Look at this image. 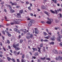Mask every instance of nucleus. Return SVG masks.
I'll return each mask as SVG.
<instances>
[{"label":"nucleus","instance_id":"45","mask_svg":"<svg viewBox=\"0 0 62 62\" xmlns=\"http://www.w3.org/2000/svg\"><path fill=\"white\" fill-rule=\"evenodd\" d=\"M7 34L8 35V36H9V37H11V35L10 34H9H9Z\"/></svg>","mask_w":62,"mask_h":62},{"label":"nucleus","instance_id":"26","mask_svg":"<svg viewBox=\"0 0 62 62\" xmlns=\"http://www.w3.org/2000/svg\"><path fill=\"white\" fill-rule=\"evenodd\" d=\"M14 10H11L10 11V12H11V13H13L14 12Z\"/></svg>","mask_w":62,"mask_h":62},{"label":"nucleus","instance_id":"21","mask_svg":"<svg viewBox=\"0 0 62 62\" xmlns=\"http://www.w3.org/2000/svg\"><path fill=\"white\" fill-rule=\"evenodd\" d=\"M7 58L8 60L9 61L10 60H11V58H10L9 57H7Z\"/></svg>","mask_w":62,"mask_h":62},{"label":"nucleus","instance_id":"54","mask_svg":"<svg viewBox=\"0 0 62 62\" xmlns=\"http://www.w3.org/2000/svg\"><path fill=\"white\" fill-rule=\"evenodd\" d=\"M41 23H45V22H44V21H41Z\"/></svg>","mask_w":62,"mask_h":62},{"label":"nucleus","instance_id":"64","mask_svg":"<svg viewBox=\"0 0 62 62\" xmlns=\"http://www.w3.org/2000/svg\"><path fill=\"white\" fill-rule=\"evenodd\" d=\"M0 56L1 57H3V55L2 54H0Z\"/></svg>","mask_w":62,"mask_h":62},{"label":"nucleus","instance_id":"57","mask_svg":"<svg viewBox=\"0 0 62 62\" xmlns=\"http://www.w3.org/2000/svg\"><path fill=\"white\" fill-rule=\"evenodd\" d=\"M57 34H58V36H60V34H59V32H58L57 33Z\"/></svg>","mask_w":62,"mask_h":62},{"label":"nucleus","instance_id":"62","mask_svg":"<svg viewBox=\"0 0 62 62\" xmlns=\"http://www.w3.org/2000/svg\"><path fill=\"white\" fill-rule=\"evenodd\" d=\"M50 35H48L47 36V38H48L49 39V38L50 37Z\"/></svg>","mask_w":62,"mask_h":62},{"label":"nucleus","instance_id":"40","mask_svg":"<svg viewBox=\"0 0 62 62\" xmlns=\"http://www.w3.org/2000/svg\"><path fill=\"white\" fill-rule=\"evenodd\" d=\"M9 9L10 10H11V6H10L9 5Z\"/></svg>","mask_w":62,"mask_h":62},{"label":"nucleus","instance_id":"38","mask_svg":"<svg viewBox=\"0 0 62 62\" xmlns=\"http://www.w3.org/2000/svg\"><path fill=\"white\" fill-rule=\"evenodd\" d=\"M46 59L48 61H50L51 60V59L50 58H46Z\"/></svg>","mask_w":62,"mask_h":62},{"label":"nucleus","instance_id":"34","mask_svg":"<svg viewBox=\"0 0 62 62\" xmlns=\"http://www.w3.org/2000/svg\"><path fill=\"white\" fill-rule=\"evenodd\" d=\"M11 60L13 61V62H15V60L14 59V58H12L11 59Z\"/></svg>","mask_w":62,"mask_h":62},{"label":"nucleus","instance_id":"6","mask_svg":"<svg viewBox=\"0 0 62 62\" xmlns=\"http://www.w3.org/2000/svg\"><path fill=\"white\" fill-rule=\"evenodd\" d=\"M19 44H13V47H14V48H15V49L17 47H17L19 46Z\"/></svg>","mask_w":62,"mask_h":62},{"label":"nucleus","instance_id":"42","mask_svg":"<svg viewBox=\"0 0 62 62\" xmlns=\"http://www.w3.org/2000/svg\"><path fill=\"white\" fill-rule=\"evenodd\" d=\"M40 47H43V44H41L40 46Z\"/></svg>","mask_w":62,"mask_h":62},{"label":"nucleus","instance_id":"27","mask_svg":"<svg viewBox=\"0 0 62 62\" xmlns=\"http://www.w3.org/2000/svg\"><path fill=\"white\" fill-rule=\"evenodd\" d=\"M32 49L34 51H37V48H32Z\"/></svg>","mask_w":62,"mask_h":62},{"label":"nucleus","instance_id":"52","mask_svg":"<svg viewBox=\"0 0 62 62\" xmlns=\"http://www.w3.org/2000/svg\"><path fill=\"white\" fill-rule=\"evenodd\" d=\"M55 30H57L58 29H59V27H58L57 28H55Z\"/></svg>","mask_w":62,"mask_h":62},{"label":"nucleus","instance_id":"22","mask_svg":"<svg viewBox=\"0 0 62 62\" xmlns=\"http://www.w3.org/2000/svg\"><path fill=\"white\" fill-rule=\"evenodd\" d=\"M31 40H29L28 41V44H30L31 43Z\"/></svg>","mask_w":62,"mask_h":62},{"label":"nucleus","instance_id":"19","mask_svg":"<svg viewBox=\"0 0 62 62\" xmlns=\"http://www.w3.org/2000/svg\"><path fill=\"white\" fill-rule=\"evenodd\" d=\"M50 39L51 40H54V36H53V38H50Z\"/></svg>","mask_w":62,"mask_h":62},{"label":"nucleus","instance_id":"9","mask_svg":"<svg viewBox=\"0 0 62 62\" xmlns=\"http://www.w3.org/2000/svg\"><path fill=\"white\" fill-rule=\"evenodd\" d=\"M44 13H45V14H46L47 16H49V14H50V13L46 11H44Z\"/></svg>","mask_w":62,"mask_h":62},{"label":"nucleus","instance_id":"12","mask_svg":"<svg viewBox=\"0 0 62 62\" xmlns=\"http://www.w3.org/2000/svg\"><path fill=\"white\" fill-rule=\"evenodd\" d=\"M55 52L54 53L55 54H58V50L55 49Z\"/></svg>","mask_w":62,"mask_h":62},{"label":"nucleus","instance_id":"41","mask_svg":"<svg viewBox=\"0 0 62 62\" xmlns=\"http://www.w3.org/2000/svg\"><path fill=\"white\" fill-rule=\"evenodd\" d=\"M5 32H6V33H7V34H9V32H8V31H7V30L5 31Z\"/></svg>","mask_w":62,"mask_h":62},{"label":"nucleus","instance_id":"24","mask_svg":"<svg viewBox=\"0 0 62 62\" xmlns=\"http://www.w3.org/2000/svg\"><path fill=\"white\" fill-rule=\"evenodd\" d=\"M54 42H51L49 43L50 44H52L53 45H54Z\"/></svg>","mask_w":62,"mask_h":62},{"label":"nucleus","instance_id":"32","mask_svg":"<svg viewBox=\"0 0 62 62\" xmlns=\"http://www.w3.org/2000/svg\"><path fill=\"white\" fill-rule=\"evenodd\" d=\"M38 49H39L38 51L39 52H40V48L38 47Z\"/></svg>","mask_w":62,"mask_h":62},{"label":"nucleus","instance_id":"43","mask_svg":"<svg viewBox=\"0 0 62 62\" xmlns=\"http://www.w3.org/2000/svg\"><path fill=\"white\" fill-rule=\"evenodd\" d=\"M7 42L8 44H9L10 43V41L8 40H7Z\"/></svg>","mask_w":62,"mask_h":62},{"label":"nucleus","instance_id":"4","mask_svg":"<svg viewBox=\"0 0 62 62\" xmlns=\"http://www.w3.org/2000/svg\"><path fill=\"white\" fill-rule=\"evenodd\" d=\"M14 31H15L16 32H17V33H21L20 31H19L18 29H17L16 28H15L14 29Z\"/></svg>","mask_w":62,"mask_h":62},{"label":"nucleus","instance_id":"3","mask_svg":"<svg viewBox=\"0 0 62 62\" xmlns=\"http://www.w3.org/2000/svg\"><path fill=\"white\" fill-rule=\"evenodd\" d=\"M61 38H62V36L60 35H59V36H58L57 39V41L60 42L61 41V40L60 39H61Z\"/></svg>","mask_w":62,"mask_h":62},{"label":"nucleus","instance_id":"51","mask_svg":"<svg viewBox=\"0 0 62 62\" xmlns=\"http://www.w3.org/2000/svg\"><path fill=\"white\" fill-rule=\"evenodd\" d=\"M3 49L4 50V51H6V49L4 47H3Z\"/></svg>","mask_w":62,"mask_h":62},{"label":"nucleus","instance_id":"10","mask_svg":"<svg viewBox=\"0 0 62 62\" xmlns=\"http://www.w3.org/2000/svg\"><path fill=\"white\" fill-rule=\"evenodd\" d=\"M30 22L31 23H35V22L34 20L33 19H31L30 20Z\"/></svg>","mask_w":62,"mask_h":62},{"label":"nucleus","instance_id":"35","mask_svg":"<svg viewBox=\"0 0 62 62\" xmlns=\"http://www.w3.org/2000/svg\"><path fill=\"white\" fill-rule=\"evenodd\" d=\"M44 42H48V41H49L48 40H47V39H45V40H44Z\"/></svg>","mask_w":62,"mask_h":62},{"label":"nucleus","instance_id":"31","mask_svg":"<svg viewBox=\"0 0 62 62\" xmlns=\"http://www.w3.org/2000/svg\"><path fill=\"white\" fill-rule=\"evenodd\" d=\"M46 59L45 57H44V58H41V59L42 60H45V59Z\"/></svg>","mask_w":62,"mask_h":62},{"label":"nucleus","instance_id":"8","mask_svg":"<svg viewBox=\"0 0 62 62\" xmlns=\"http://www.w3.org/2000/svg\"><path fill=\"white\" fill-rule=\"evenodd\" d=\"M10 3L12 5V6H14V5H17V4L16 2L13 3V2H12L11 1H10Z\"/></svg>","mask_w":62,"mask_h":62},{"label":"nucleus","instance_id":"1","mask_svg":"<svg viewBox=\"0 0 62 62\" xmlns=\"http://www.w3.org/2000/svg\"><path fill=\"white\" fill-rule=\"evenodd\" d=\"M55 59L56 60H58L59 59V60L61 61V60H62V57L61 56H59L58 57H56L55 58Z\"/></svg>","mask_w":62,"mask_h":62},{"label":"nucleus","instance_id":"7","mask_svg":"<svg viewBox=\"0 0 62 62\" xmlns=\"http://www.w3.org/2000/svg\"><path fill=\"white\" fill-rule=\"evenodd\" d=\"M15 21H16V23H17V22H21L22 21V20L21 19H15Z\"/></svg>","mask_w":62,"mask_h":62},{"label":"nucleus","instance_id":"11","mask_svg":"<svg viewBox=\"0 0 62 62\" xmlns=\"http://www.w3.org/2000/svg\"><path fill=\"white\" fill-rule=\"evenodd\" d=\"M24 30L25 31H23L24 34H26L27 32H28V31L27 30L25 29H24Z\"/></svg>","mask_w":62,"mask_h":62},{"label":"nucleus","instance_id":"61","mask_svg":"<svg viewBox=\"0 0 62 62\" xmlns=\"http://www.w3.org/2000/svg\"><path fill=\"white\" fill-rule=\"evenodd\" d=\"M4 18H5V20H7V17H6V16H5Z\"/></svg>","mask_w":62,"mask_h":62},{"label":"nucleus","instance_id":"17","mask_svg":"<svg viewBox=\"0 0 62 62\" xmlns=\"http://www.w3.org/2000/svg\"><path fill=\"white\" fill-rule=\"evenodd\" d=\"M39 53L38 52H36L34 54V55L35 56H37L39 55Z\"/></svg>","mask_w":62,"mask_h":62},{"label":"nucleus","instance_id":"13","mask_svg":"<svg viewBox=\"0 0 62 62\" xmlns=\"http://www.w3.org/2000/svg\"><path fill=\"white\" fill-rule=\"evenodd\" d=\"M32 25V23L30 22H29L28 24L29 26L30 27Z\"/></svg>","mask_w":62,"mask_h":62},{"label":"nucleus","instance_id":"36","mask_svg":"<svg viewBox=\"0 0 62 62\" xmlns=\"http://www.w3.org/2000/svg\"><path fill=\"white\" fill-rule=\"evenodd\" d=\"M14 53L15 54H17V52L16 51H14Z\"/></svg>","mask_w":62,"mask_h":62},{"label":"nucleus","instance_id":"63","mask_svg":"<svg viewBox=\"0 0 62 62\" xmlns=\"http://www.w3.org/2000/svg\"><path fill=\"white\" fill-rule=\"evenodd\" d=\"M17 62H20V61H19V59H17Z\"/></svg>","mask_w":62,"mask_h":62},{"label":"nucleus","instance_id":"59","mask_svg":"<svg viewBox=\"0 0 62 62\" xmlns=\"http://www.w3.org/2000/svg\"><path fill=\"white\" fill-rule=\"evenodd\" d=\"M0 62H3V60L2 59H0Z\"/></svg>","mask_w":62,"mask_h":62},{"label":"nucleus","instance_id":"30","mask_svg":"<svg viewBox=\"0 0 62 62\" xmlns=\"http://www.w3.org/2000/svg\"><path fill=\"white\" fill-rule=\"evenodd\" d=\"M26 38L27 39H30V37L29 36H27Z\"/></svg>","mask_w":62,"mask_h":62},{"label":"nucleus","instance_id":"28","mask_svg":"<svg viewBox=\"0 0 62 62\" xmlns=\"http://www.w3.org/2000/svg\"><path fill=\"white\" fill-rule=\"evenodd\" d=\"M28 8L29 10H31V6H30L28 7Z\"/></svg>","mask_w":62,"mask_h":62},{"label":"nucleus","instance_id":"16","mask_svg":"<svg viewBox=\"0 0 62 62\" xmlns=\"http://www.w3.org/2000/svg\"><path fill=\"white\" fill-rule=\"evenodd\" d=\"M26 61V60L25 59H21V62H25Z\"/></svg>","mask_w":62,"mask_h":62},{"label":"nucleus","instance_id":"39","mask_svg":"<svg viewBox=\"0 0 62 62\" xmlns=\"http://www.w3.org/2000/svg\"><path fill=\"white\" fill-rule=\"evenodd\" d=\"M17 15H18V16H19V17H21V14H20L17 13Z\"/></svg>","mask_w":62,"mask_h":62},{"label":"nucleus","instance_id":"33","mask_svg":"<svg viewBox=\"0 0 62 62\" xmlns=\"http://www.w3.org/2000/svg\"><path fill=\"white\" fill-rule=\"evenodd\" d=\"M55 14H57L58 13L57 11V10H55V12H54Z\"/></svg>","mask_w":62,"mask_h":62},{"label":"nucleus","instance_id":"2","mask_svg":"<svg viewBox=\"0 0 62 62\" xmlns=\"http://www.w3.org/2000/svg\"><path fill=\"white\" fill-rule=\"evenodd\" d=\"M53 21V20L52 19H50L49 20L47 21L46 22V23H47V24H50L52 23V22Z\"/></svg>","mask_w":62,"mask_h":62},{"label":"nucleus","instance_id":"20","mask_svg":"<svg viewBox=\"0 0 62 62\" xmlns=\"http://www.w3.org/2000/svg\"><path fill=\"white\" fill-rule=\"evenodd\" d=\"M23 10H21L19 11V13L21 14H22L23 13Z\"/></svg>","mask_w":62,"mask_h":62},{"label":"nucleus","instance_id":"58","mask_svg":"<svg viewBox=\"0 0 62 62\" xmlns=\"http://www.w3.org/2000/svg\"><path fill=\"white\" fill-rule=\"evenodd\" d=\"M16 8H20V6H17L16 7Z\"/></svg>","mask_w":62,"mask_h":62},{"label":"nucleus","instance_id":"47","mask_svg":"<svg viewBox=\"0 0 62 62\" xmlns=\"http://www.w3.org/2000/svg\"><path fill=\"white\" fill-rule=\"evenodd\" d=\"M2 33L4 35L5 34V32H4V31H2Z\"/></svg>","mask_w":62,"mask_h":62},{"label":"nucleus","instance_id":"14","mask_svg":"<svg viewBox=\"0 0 62 62\" xmlns=\"http://www.w3.org/2000/svg\"><path fill=\"white\" fill-rule=\"evenodd\" d=\"M15 50L16 51H18V50H20V48L18 47H16L15 48Z\"/></svg>","mask_w":62,"mask_h":62},{"label":"nucleus","instance_id":"53","mask_svg":"<svg viewBox=\"0 0 62 62\" xmlns=\"http://www.w3.org/2000/svg\"><path fill=\"white\" fill-rule=\"evenodd\" d=\"M60 46L62 47V42H61L60 43Z\"/></svg>","mask_w":62,"mask_h":62},{"label":"nucleus","instance_id":"55","mask_svg":"<svg viewBox=\"0 0 62 62\" xmlns=\"http://www.w3.org/2000/svg\"><path fill=\"white\" fill-rule=\"evenodd\" d=\"M45 39H49L48 38V37H45Z\"/></svg>","mask_w":62,"mask_h":62},{"label":"nucleus","instance_id":"48","mask_svg":"<svg viewBox=\"0 0 62 62\" xmlns=\"http://www.w3.org/2000/svg\"><path fill=\"white\" fill-rule=\"evenodd\" d=\"M1 5H3L4 4V2L2 1L1 3Z\"/></svg>","mask_w":62,"mask_h":62},{"label":"nucleus","instance_id":"5","mask_svg":"<svg viewBox=\"0 0 62 62\" xmlns=\"http://www.w3.org/2000/svg\"><path fill=\"white\" fill-rule=\"evenodd\" d=\"M15 23H16V22L15 19H14V21H13V22H11L10 23V24H11V25H13V24H14Z\"/></svg>","mask_w":62,"mask_h":62},{"label":"nucleus","instance_id":"37","mask_svg":"<svg viewBox=\"0 0 62 62\" xmlns=\"http://www.w3.org/2000/svg\"><path fill=\"white\" fill-rule=\"evenodd\" d=\"M24 58V54H23L22 56V58H23V59Z\"/></svg>","mask_w":62,"mask_h":62},{"label":"nucleus","instance_id":"49","mask_svg":"<svg viewBox=\"0 0 62 62\" xmlns=\"http://www.w3.org/2000/svg\"><path fill=\"white\" fill-rule=\"evenodd\" d=\"M59 15H60V17L62 18V14H60Z\"/></svg>","mask_w":62,"mask_h":62},{"label":"nucleus","instance_id":"50","mask_svg":"<svg viewBox=\"0 0 62 62\" xmlns=\"http://www.w3.org/2000/svg\"><path fill=\"white\" fill-rule=\"evenodd\" d=\"M2 38L3 40H4V39L5 38H4V36H2Z\"/></svg>","mask_w":62,"mask_h":62},{"label":"nucleus","instance_id":"25","mask_svg":"<svg viewBox=\"0 0 62 62\" xmlns=\"http://www.w3.org/2000/svg\"><path fill=\"white\" fill-rule=\"evenodd\" d=\"M50 11L52 13H53L54 14V11H53L52 10H50Z\"/></svg>","mask_w":62,"mask_h":62},{"label":"nucleus","instance_id":"56","mask_svg":"<svg viewBox=\"0 0 62 62\" xmlns=\"http://www.w3.org/2000/svg\"><path fill=\"white\" fill-rule=\"evenodd\" d=\"M31 16H34V15H33V14H32V13H31Z\"/></svg>","mask_w":62,"mask_h":62},{"label":"nucleus","instance_id":"23","mask_svg":"<svg viewBox=\"0 0 62 62\" xmlns=\"http://www.w3.org/2000/svg\"><path fill=\"white\" fill-rule=\"evenodd\" d=\"M42 8H43V9H45L46 8L45 6L43 5H42Z\"/></svg>","mask_w":62,"mask_h":62},{"label":"nucleus","instance_id":"44","mask_svg":"<svg viewBox=\"0 0 62 62\" xmlns=\"http://www.w3.org/2000/svg\"><path fill=\"white\" fill-rule=\"evenodd\" d=\"M62 10V9H59L58 10V12L60 11H61Z\"/></svg>","mask_w":62,"mask_h":62},{"label":"nucleus","instance_id":"46","mask_svg":"<svg viewBox=\"0 0 62 62\" xmlns=\"http://www.w3.org/2000/svg\"><path fill=\"white\" fill-rule=\"evenodd\" d=\"M23 41V40H20V43H22Z\"/></svg>","mask_w":62,"mask_h":62},{"label":"nucleus","instance_id":"15","mask_svg":"<svg viewBox=\"0 0 62 62\" xmlns=\"http://www.w3.org/2000/svg\"><path fill=\"white\" fill-rule=\"evenodd\" d=\"M39 31L38 30L36 31L35 32V34H38L39 33Z\"/></svg>","mask_w":62,"mask_h":62},{"label":"nucleus","instance_id":"29","mask_svg":"<svg viewBox=\"0 0 62 62\" xmlns=\"http://www.w3.org/2000/svg\"><path fill=\"white\" fill-rule=\"evenodd\" d=\"M30 37L31 38H32L33 37V35L32 34H31L30 35Z\"/></svg>","mask_w":62,"mask_h":62},{"label":"nucleus","instance_id":"60","mask_svg":"<svg viewBox=\"0 0 62 62\" xmlns=\"http://www.w3.org/2000/svg\"><path fill=\"white\" fill-rule=\"evenodd\" d=\"M54 1L55 3V4L56 3H57V1H56V0H55Z\"/></svg>","mask_w":62,"mask_h":62},{"label":"nucleus","instance_id":"18","mask_svg":"<svg viewBox=\"0 0 62 62\" xmlns=\"http://www.w3.org/2000/svg\"><path fill=\"white\" fill-rule=\"evenodd\" d=\"M43 34L44 36H46L48 35V34L45 32H43Z\"/></svg>","mask_w":62,"mask_h":62}]
</instances>
